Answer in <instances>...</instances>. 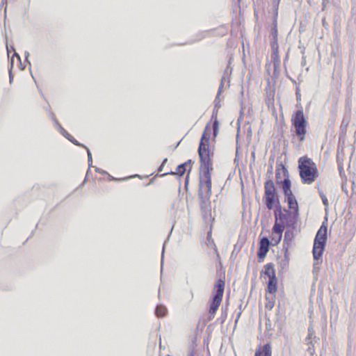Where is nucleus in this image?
<instances>
[{
	"instance_id": "a18cd8bd",
	"label": "nucleus",
	"mask_w": 356,
	"mask_h": 356,
	"mask_svg": "<svg viewBox=\"0 0 356 356\" xmlns=\"http://www.w3.org/2000/svg\"><path fill=\"white\" fill-rule=\"evenodd\" d=\"M29 56H30L29 52L27 51H25V52H24L25 60H26V62L29 63V65L31 66V63L29 60Z\"/></svg>"
},
{
	"instance_id": "4d7b16f0",
	"label": "nucleus",
	"mask_w": 356,
	"mask_h": 356,
	"mask_svg": "<svg viewBox=\"0 0 356 356\" xmlns=\"http://www.w3.org/2000/svg\"><path fill=\"white\" fill-rule=\"evenodd\" d=\"M211 237V230H209L208 232V233H207V239H208V241H210Z\"/></svg>"
},
{
	"instance_id": "473e14b6",
	"label": "nucleus",
	"mask_w": 356,
	"mask_h": 356,
	"mask_svg": "<svg viewBox=\"0 0 356 356\" xmlns=\"http://www.w3.org/2000/svg\"><path fill=\"white\" fill-rule=\"evenodd\" d=\"M296 97L297 102L299 103L301 101V95L299 86H296Z\"/></svg>"
},
{
	"instance_id": "09e8293b",
	"label": "nucleus",
	"mask_w": 356,
	"mask_h": 356,
	"mask_svg": "<svg viewBox=\"0 0 356 356\" xmlns=\"http://www.w3.org/2000/svg\"><path fill=\"white\" fill-rule=\"evenodd\" d=\"M241 315V312H238L237 313V314H236V319H235V322H234L235 325L237 324L238 321V319H239V318H240Z\"/></svg>"
},
{
	"instance_id": "7c9ffc66",
	"label": "nucleus",
	"mask_w": 356,
	"mask_h": 356,
	"mask_svg": "<svg viewBox=\"0 0 356 356\" xmlns=\"http://www.w3.org/2000/svg\"><path fill=\"white\" fill-rule=\"evenodd\" d=\"M277 15H278V11L275 10L273 16L272 26H277Z\"/></svg>"
},
{
	"instance_id": "f257e3e1",
	"label": "nucleus",
	"mask_w": 356,
	"mask_h": 356,
	"mask_svg": "<svg viewBox=\"0 0 356 356\" xmlns=\"http://www.w3.org/2000/svg\"><path fill=\"white\" fill-rule=\"evenodd\" d=\"M263 200L268 210L273 209L275 222L273 227L275 231L280 228L284 230L289 228L295 230L300 218V210L283 208L273 180L267 179L264 182V194Z\"/></svg>"
},
{
	"instance_id": "e433bc0d",
	"label": "nucleus",
	"mask_w": 356,
	"mask_h": 356,
	"mask_svg": "<svg viewBox=\"0 0 356 356\" xmlns=\"http://www.w3.org/2000/svg\"><path fill=\"white\" fill-rule=\"evenodd\" d=\"M193 163V161L191 159H188L186 162L183 163L184 165L187 168V169H189L190 168H192V164Z\"/></svg>"
},
{
	"instance_id": "f03ea898",
	"label": "nucleus",
	"mask_w": 356,
	"mask_h": 356,
	"mask_svg": "<svg viewBox=\"0 0 356 356\" xmlns=\"http://www.w3.org/2000/svg\"><path fill=\"white\" fill-rule=\"evenodd\" d=\"M210 135V128L207 124L202 134L197 149L200 163L199 174H201V177L203 176L204 178H207V182L209 186L211 183V171L213 170L211 161L213 153L211 152L209 146Z\"/></svg>"
},
{
	"instance_id": "49530a36",
	"label": "nucleus",
	"mask_w": 356,
	"mask_h": 356,
	"mask_svg": "<svg viewBox=\"0 0 356 356\" xmlns=\"http://www.w3.org/2000/svg\"><path fill=\"white\" fill-rule=\"evenodd\" d=\"M168 175H176V173H175V171L170 170L169 172H166L161 175L160 177H164Z\"/></svg>"
},
{
	"instance_id": "69168bd1",
	"label": "nucleus",
	"mask_w": 356,
	"mask_h": 356,
	"mask_svg": "<svg viewBox=\"0 0 356 356\" xmlns=\"http://www.w3.org/2000/svg\"><path fill=\"white\" fill-rule=\"evenodd\" d=\"M181 141V140H179V142H177V143L176 144V145L175 147V149L177 148L179 146V145L180 144Z\"/></svg>"
},
{
	"instance_id": "4468645a",
	"label": "nucleus",
	"mask_w": 356,
	"mask_h": 356,
	"mask_svg": "<svg viewBox=\"0 0 356 356\" xmlns=\"http://www.w3.org/2000/svg\"><path fill=\"white\" fill-rule=\"evenodd\" d=\"M69 141H70L72 144L74 145L81 147L86 149L87 154H88V172L90 171V168L92 167V154L90 152V149L86 146L84 144L79 143L77 140H76L72 136L70 135L68 138H67Z\"/></svg>"
},
{
	"instance_id": "a19ab883",
	"label": "nucleus",
	"mask_w": 356,
	"mask_h": 356,
	"mask_svg": "<svg viewBox=\"0 0 356 356\" xmlns=\"http://www.w3.org/2000/svg\"><path fill=\"white\" fill-rule=\"evenodd\" d=\"M312 331L309 329V333L307 334V337L306 338V341L307 344L312 343L311 339H312Z\"/></svg>"
},
{
	"instance_id": "412c9836",
	"label": "nucleus",
	"mask_w": 356,
	"mask_h": 356,
	"mask_svg": "<svg viewBox=\"0 0 356 356\" xmlns=\"http://www.w3.org/2000/svg\"><path fill=\"white\" fill-rule=\"evenodd\" d=\"M282 181L283 179H281V173L280 172V168L278 166H276L275 169V184L277 186L282 188Z\"/></svg>"
},
{
	"instance_id": "2f4dec72",
	"label": "nucleus",
	"mask_w": 356,
	"mask_h": 356,
	"mask_svg": "<svg viewBox=\"0 0 356 356\" xmlns=\"http://www.w3.org/2000/svg\"><path fill=\"white\" fill-rule=\"evenodd\" d=\"M348 126V122L345 121L344 120L342 121L341 126H340V131L342 133H346V129Z\"/></svg>"
},
{
	"instance_id": "cd10ccee",
	"label": "nucleus",
	"mask_w": 356,
	"mask_h": 356,
	"mask_svg": "<svg viewBox=\"0 0 356 356\" xmlns=\"http://www.w3.org/2000/svg\"><path fill=\"white\" fill-rule=\"evenodd\" d=\"M318 194L321 198L323 205L327 207L328 206V200L325 195L318 188Z\"/></svg>"
},
{
	"instance_id": "2eb2a0df",
	"label": "nucleus",
	"mask_w": 356,
	"mask_h": 356,
	"mask_svg": "<svg viewBox=\"0 0 356 356\" xmlns=\"http://www.w3.org/2000/svg\"><path fill=\"white\" fill-rule=\"evenodd\" d=\"M271 353L270 344L267 343L263 345L261 349H257L254 356H271Z\"/></svg>"
},
{
	"instance_id": "864d4df0",
	"label": "nucleus",
	"mask_w": 356,
	"mask_h": 356,
	"mask_svg": "<svg viewBox=\"0 0 356 356\" xmlns=\"http://www.w3.org/2000/svg\"><path fill=\"white\" fill-rule=\"evenodd\" d=\"M13 56H16L17 58V60H19V62L21 63V58H20L19 55L16 51L14 52Z\"/></svg>"
},
{
	"instance_id": "58836bf2",
	"label": "nucleus",
	"mask_w": 356,
	"mask_h": 356,
	"mask_svg": "<svg viewBox=\"0 0 356 356\" xmlns=\"http://www.w3.org/2000/svg\"><path fill=\"white\" fill-rule=\"evenodd\" d=\"M164 250L165 246L163 245L162 252H161V272H163V259H164Z\"/></svg>"
},
{
	"instance_id": "6e6d98bb",
	"label": "nucleus",
	"mask_w": 356,
	"mask_h": 356,
	"mask_svg": "<svg viewBox=\"0 0 356 356\" xmlns=\"http://www.w3.org/2000/svg\"><path fill=\"white\" fill-rule=\"evenodd\" d=\"M228 71H229V73H230V74L232 73V67H229V65H228V66L227 67V69H226V70H225V73H227H227H228Z\"/></svg>"
},
{
	"instance_id": "3c124183",
	"label": "nucleus",
	"mask_w": 356,
	"mask_h": 356,
	"mask_svg": "<svg viewBox=\"0 0 356 356\" xmlns=\"http://www.w3.org/2000/svg\"><path fill=\"white\" fill-rule=\"evenodd\" d=\"M287 77H288V78L291 81V82L293 83V84L294 86H296H296H298V83H297V82H296V80H294L293 79H292V78H291V76H288Z\"/></svg>"
},
{
	"instance_id": "423d86ee",
	"label": "nucleus",
	"mask_w": 356,
	"mask_h": 356,
	"mask_svg": "<svg viewBox=\"0 0 356 356\" xmlns=\"http://www.w3.org/2000/svg\"><path fill=\"white\" fill-rule=\"evenodd\" d=\"M300 109L296 111L291 117V124L295 129V133L300 143L305 140L307 121L304 115L303 109L299 104Z\"/></svg>"
},
{
	"instance_id": "bb28decb",
	"label": "nucleus",
	"mask_w": 356,
	"mask_h": 356,
	"mask_svg": "<svg viewBox=\"0 0 356 356\" xmlns=\"http://www.w3.org/2000/svg\"><path fill=\"white\" fill-rule=\"evenodd\" d=\"M13 65H14V60H13V58H11L10 60V67L8 69L10 83H12L13 80V73H12Z\"/></svg>"
},
{
	"instance_id": "0eeeda50",
	"label": "nucleus",
	"mask_w": 356,
	"mask_h": 356,
	"mask_svg": "<svg viewBox=\"0 0 356 356\" xmlns=\"http://www.w3.org/2000/svg\"><path fill=\"white\" fill-rule=\"evenodd\" d=\"M264 275L268 277L266 292L275 294L277 290V279L276 277L275 270L273 263L266 264L264 266V271L261 272V275Z\"/></svg>"
},
{
	"instance_id": "e2e57ef3",
	"label": "nucleus",
	"mask_w": 356,
	"mask_h": 356,
	"mask_svg": "<svg viewBox=\"0 0 356 356\" xmlns=\"http://www.w3.org/2000/svg\"><path fill=\"white\" fill-rule=\"evenodd\" d=\"M211 243L213 245L215 250H216V251H217L216 246V245L214 244V243H213V240H211Z\"/></svg>"
},
{
	"instance_id": "f8f14e48",
	"label": "nucleus",
	"mask_w": 356,
	"mask_h": 356,
	"mask_svg": "<svg viewBox=\"0 0 356 356\" xmlns=\"http://www.w3.org/2000/svg\"><path fill=\"white\" fill-rule=\"evenodd\" d=\"M222 302V300L215 299L213 297H211V299L209 300L208 305H209V320H211L215 314L216 313L220 303Z\"/></svg>"
},
{
	"instance_id": "aec40b11",
	"label": "nucleus",
	"mask_w": 356,
	"mask_h": 356,
	"mask_svg": "<svg viewBox=\"0 0 356 356\" xmlns=\"http://www.w3.org/2000/svg\"><path fill=\"white\" fill-rule=\"evenodd\" d=\"M105 175H107L108 176V178L110 181H126V180H128L131 178H135V177H138L139 179H142V177L139 175H134L133 176H131V177H124V178H120V179H118V178H115L113 176H111V175H109L108 173V174H106Z\"/></svg>"
},
{
	"instance_id": "dca6fc26",
	"label": "nucleus",
	"mask_w": 356,
	"mask_h": 356,
	"mask_svg": "<svg viewBox=\"0 0 356 356\" xmlns=\"http://www.w3.org/2000/svg\"><path fill=\"white\" fill-rule=\"evenodd\" d=\"M284 229L280 228V230L275 231L274 227L272 228L273 232V236H271L272 241H274V243L272 244L273 245H276L279 244L282 238V234L284 232Z\"/></svg>"
},
{
	"instance_id": "052dcab7",
	"label": "nucleus",
	"mask_w": 356,
	"mask_h": 356,
	"mask_svg": "<svg viewBox=\"0 0 356 356\" xmlns=\"http://www.w3.org/2000/svg\"><path fill=\"white\" fill-rule=\"evenodd\" d=\"M238 309H239V312H242V309H243L242 304H240V305L238 306Z\"/></svg>"
},
{
	"instance_id": "5701e85b",
	"label": "nucleus",
	"mask_w": 356,
	"mask_h": 356,
	"mask_svg": "<svg viewBox=\"0 0 356 356\" xmlns=\"http://www.w3.org/2000/svg\"><path fill=\"white\" fill-rule=\"evenodd\" d=\"M270 37L271 40H278V29L277 26H272V29L270 30Z\"/></svg>"
},
{
	"instance_id": "ddd939ff",
	"label": "nucleus",
	"mask_w": 356,
	"mask_h": 356,
	"mask_svg": "<svg viewBox=\"0 0 356 356\" xmlns=\"http://www.w3.org/2000/svg\"><path fill=\"white\" fill-rule=\"evenodd\" d=\"M293 238H294L293 230H292L291 229H286L284 233V243H283V247L284 249V257L286 259H288V256H287L288 248L290 246L291 243Z\"/></svg>"
},
{
	"instance_id": "37998d69",
	"label": "nucleus",
	"mask_w": 356,
	"mask_h": 356,
	"mask_svg": "<svg viewBox=\"0 0 356 356\" xmlns=\"http://www.w3.org/2000/svg\"><path fill=\"white\" fill-rule=\"evenodd\" d=\"M280 0H273V7L275 10H278Z\"/></svg>"
},
{
	"instance_id": "a878e982",
	"label": "nucleus",
	"mask_w": 356,
	"mask_h": 356,
	"mask_svg": "<svg viewBox=\"0 0 356 356\" xmlns=\"http://www.w3.org/2000/svg\"><path fill=\"white\" fill-rule=\"evenodd\" d=\"M206 35H207V32H200L198 34H197V35H196L197 38L195 40H192L189 42H187L186 44H193L195 42L200 41V40L204 39L206 37Z\"/></svg>"
},
{
	"instance_id": "20e7f679",
	"label": "nucleus",
	"mask_w": 356,
	"mask_h": 356,
	"mask_svg": "<svg viewBox=\"0 0 356 356\" xmlns=\"http://www.w3.org/2000/svg\"><path fill=\"white\" fill-rule=\"evenodd\" d=\"M298 162V170L302 183L312 184L318 176L316 163L306 156L300 157Z\"/></svg>"
},
{
	"instance_id": "9d476101",
	"label": "nucleus",
	"mask_w": 356,
	"mask_h": 356,
	"mask_svg": "<svg viewBox=\"0 0 356 356\" xmlns=\"http://www.w3.org/2000/svg\"><path fill=\"white\" fill-rule=\"evenodd\" d=\"M271 49V60L273 63L274 72H277L280 64V59L279 56V45L278 40L270 41Z\"/></svg>"
},
{
	"instance_id": "9b49d317",
	"label": "nucleus",
	"mask_w": 356,
	"mask_h": 356,
	"mask_svg": "<svg viewBox=\"0 0 356 356\" xmlns=\"http://www.w3.org/2000/svg\"><path fill=\"white\" fill-rule=\"evenodd\" d=\"M225 291V280L221 277L218 278L213 284L211 297L215 299L222 300Z\"/></svg>"
},
{
	"instance_id": "338daca9",
	"label": "nucleus",
	"mask_w": 356,
	"mask_h": 356,
	"mask_svg": "<svg viewBox=\"0 0 356 356\" xmlns=\"http://www.w3.org/2000/svg\"><path fill=\"white\" fill-rule=\"evenodd\" d=\"M305 63V58H302V65H304Z\"/></svg>"
},
{
	"instance_id": "13d9d810",
	"label": "nucleus",
	"mask_w": 356,
	"mask_h": 356,
	"mask_svg": "<svg viewBox=\"0 0 356 356\" xmlns=\"http://www.w3.org/2000/svg\"><path fill=\"white\" fill-rule=\"evenodd\" d=\"M251 159H252L253 161H254V159H255V153H254V152H252L251 153Z\"/></svg>"
},
{
	"instance_id": "f704fd0d",
	"label": "nucleus",
	"mask_w": 356,
	"mask_h": 356,
	"mask_svg": "<svg viewBox=\"0 0 356 356\" xmlns=\"http://www.w3.org/2000/svg\"><path fill=\"white\" fill-rule=\"evenodd\" d=\"M214 104V108H219L221 106V104H220V101L218 100V97L216 96L215 98V100L213 102Z\"/></svg>"
},
{
	"instance_id": "393cba45",
	"label": "nucleus",
	"mask_w": 356,
	"mask_h": 356,
	"mask_svg": "<svg viewBox=\"0 0 356 356\" xmlns=\"http://www.w3.org/2000/svg\"><path fill=\"white\" fill-rule=\"evenodd\" d=\"M322 263V257L318 259L317 260L314 259V266H313V273L318 272L320 270L319 266Z\"/></svg>"
},
{
	"instance_id": "5fc2aeb1",
	"label": "nucleus",
	"mask_w": 356,
	"mask_h": 356,
	"mask_svg": "<svg viewBox=\"0 0 356 356\" xmlns=\"http://www.w3.org/2000/svg\"><path fill=\"white\" fill-rule=\"evenodd\" d=\"M266 328L268 330H270V320L268 318L266 319Z\"/></svg>"
},
{
	"instance_id": "79ce46f5",
	"label": "nucleus",
	"mask_w": 356,
	"mask_h": 356,
	"mask_svg": "<svg viewBox=\"0 0 356 356\" xmlns=\"http://www.w3.org/2000/svg\"><path fill=\"white\" fill-rule=\"evenodd\" d=\"M289 49L286 51V53L285 54V56H284V67H286V63L289 60Z\"/></svg>"
},
{
	"instance_id": "c756f323",
	"label": "nucleus",
	"mask_w": 356,
	"mask_h": 356,
	"mask_svg": "<svg viewBox=\"0 0 356 356\" xmlns=\"http://www.w3.org/2000/svg\"><path fill=\"white\" fill-rule=\"evenodd\" d=\"M59 133L64 136L66 139L70 136V134L62 127L58 130Z\"/></svg>"
},
{
	"instance_id": "7ed1b4c3",
	"label": "nucleus",
	"mask_w": 356,
	"mask_h": 356,
	"mask_svg": "<svg viewBox=\"0 0 356 356\" xmlns=\"http://www.w3.org/2000/svg\"><path fill=\"white\" fill-rule=\"evenodd\" d=\"M211 191V182L209 186L207 182V178L201 177L199 174V184H198V197L200 201V207L202 213V216L205 222H212L214 218L211 216V202L209 201Z\"/></svg>"
},
{
	"instance_id": "603ef678",
	"label": "nucleus",
	"mask_w": 356,
	"mask_h": 356,
	"mask_svg": "<svg viewBox=\"0 0 356 356\" xmlns=\"http://www.w3.org/2000/svg\"><path fill=\"white\" fill-rule=\"evenodd\" d=\"M266 307L268 309H271L273 307V303H267L266 305Z\"/></svg>"
},
{
	"instance_id": "39448f33",
	"label": "nucleus",
	"mask_w": 356,
	"mask_h": 356,
	"mask_svg": "<svg viewBox=\"0 0 356 356\" xmlns=\"http://www.w3.org/2000/svg\"><path fill=\"white\" fill-rule=\"evenodd\" d=\"M327 240V227L324 221L317 231L314 240L312 254L314 260L322 257Z\"/></svg>"
},
{
	"instance_id": "4c0bfd02",
	"label": "nucleus",
	"mask_w": 356,
	"mask_h": 356,
	"mask_svg": "<svg viewBox=\"0 0 356 356\" xmlns=\"http://www.w3.org/2000/svg\"><path fill=\"white\" fill-rule=\"evenodd\" d=\"M225 77L222 76L221 80H220V86H219V88H218V94L216 96L219 97L221 91H222V87H223V80H224Z\"/></svg>"
},
{
	"instance_id": "de8ad7c7",
	"label": "nucleus",
	"mask_w": 356,
	"mask_h": 356,
	"mask_svg": "<svg viewBox=\"0 0 356 356\" xmlns=\"http://www.w3.org/2000/svg\"><path fill=\"white\" fill-rule=\"evenodd\" d=\"M330 3V0H322L323 10L325 9L326 5Z\"/></svg>"
},
{
	"instance_id": "680f3d73",
	"label": "nucleus",
	"mask_w": 356,
	"mask_h": 356,
	"mask_svg": "<svg viewBox=\"0 0 356 356\" xmlns=\"http://www.w3.org/2000/svg\"><path fill=\"white\" fill-rule=\"evenodd\" d=\"M194 352L193 351H191L188 354V356H194Z\"/></svg>"
},
{
	"instance_id": "f3484780",
	"label": "nucleus",
	"mask_w": 356,
	"mask_h": 356,
	"mask_svg": "<svg viewBox=\"0 0 356 356\" xmlns=\"http://www.w3.org/2000/svg\"><path fill=\"white\" fill-rule=\"evenodd\" d=\"M168 313L166 307L163 305H158L155 309V314L159 318L164 317Z\"/></svg>"
},
{
	"instance_id": "72a5a7b5",
	"label": "nucleus",
	"mask_w": 356,
	"mask_h": 356,
	"mask_svg": "<svg viewBox=\"0 0 356 356\" xmlns=\"http://www.w3.org/2000/svg\"><path fill=\"white\" fill-rule=\"evenodd\" d=\"M218 111V108H213V109L212 115H211V120H213V121L214 120H218V118H217Z\"/></svg>"
},
{
	"instance_id": "c03bdc74",
	"label": "nucleus",
	"mask_w": 356,
	"mask_h": 356,
	"mask_svg": "<svg viewBox=\"0 0 356 356\" xmlns=\"http://www.w3.org/2000/svg\"><path fill=\"white\" fill-rule=\"evenodd\" d=\"M54 122V127L58 130L60 129V127H62V126L60 124V123L58 122V121L57 120V119H54L53 120Z\"/></svg>"
},
{
	"instance_id": "774afa93",
	"label": "nucleus",
	"mask_w": 356,
	"mask_h": 356,
	"mask_svg": "<svg viewBox=\"0 0 356 356\" xmlns=\"http://www.w3.org/2000/svg\"><path fill=\"white\" fill-rule=\"evenodd\" d=\"M308 351L312 353V348L310 346L308 347Z\"/></svg>"
},
{
	"instance_id": "c9c22d12",
	"label": "nucleus",
	"mask_w": 356,
	"mask_h": 356,
	"mask_svg": "<svg viewBox=\"0 0 356 356\" xmlns=\"http://www.w3.org/2000/svg\"><path fill=\"white\" fill-rule=\"evenodd\" d=\"M168 162V159L167 158H164L163 160V162L161 163V165H160V167L158 168V174L159 172H161L164 167V165H165V163Z\"/></svg>"
},
{
	"instance_id": "6e6552de",
	"label": "nucleus",
	"mask_w": 356,
	"mask_h": 356,
	"mask_svg": "<svg viewBox=\"0 0 356 356\" xmlns=\"http://www.w3.org/2000/svg\"><path fill=\"white\" fill-rule=\"evenodd\" d=\"M284 195V202L287 203L289 209H295L300 210L298 202L291 190V181L290 179H283L282 187L281 188Z\"/></svg>"
},
{
	"instance_id": "c85d7f7f",
	"label": "nucleus",
	"mask_w": 356,
	"mask_h": 356,
	"mask_svg": "<svg viewBox=\"0 0 356 356\" xmlns=\"http://www.w3.org/2000/svg\"><path fill=\"white\" fill-rule=\"evenodd\" d=\"M191 172V168H190L188 170V173L186 174V178H185L184 188L186 190V191H188V190L189 176H190Z\"/></svg>"
},
{
	"instance_id": "4be33fe9",
	"label": "nucleus",
	"mask_w": 356,
	"mask_h": 356,
	"mask_svg": "<svg viewBox=\"0 0 356 356\" xmlns=\"http://www.w3.org/2000/svg\"><path fill=\"white\" fill-rule=\"evenodd\" d=\"M219 132V122L218 120H214L212 125V134H213V140L215 141L216 138L217 137Z\"/></svg>"
},
{
	"instance_id": "ea45409f",
	"label": "nucleus",
	"mask_w": 356,
	"mask_h": 356,
	"mask_svg": "<svg viewBox=\"0 0 356 356\" xmlns=\"http://www.w3.org/2000/svg\"><path fill=\"white\" fill-rule=\"evenodd\" d=\"M95 168V172L101 174V175H105L106 174H108V172L102 169H100L96 166L94 167Z\"/></svg>"
},
{
	"instance_id": "6ab92c4d",
	"label": "nucleus",
	"mask_w": 356,
	"mask_h": 356,
	"mask_svg": "<svg viewBox=\"0 0 356 356\" xmlns=\"http://www.w3.org/2000/svg\"><path fill=\"white\" fill-rule=\"evenodd\" d=\"M188 169H187V168L184 165V164L181 163L177 166L175 173H176V175L178 176L179 178H180L181 177H182L184 175V173L186 172H188Z\"/></svg>"
},
{
	"instance_id": "b1692460",
	"label": "nucleus",
	"mask_w": 356,
	"mask_h": 356,
	"mask_svg": "<svg viewBox=\"0 0 356 356\" xmlns=\"http://www.w3.org/2000/svg\"><path fill=\"white\" fill-rule=\"evenodd\" d=\"M273 158L270 157L269 159V163H268V170H267V175L268 176V179L270 178L272 180H273V178L271 177V176L273 175Z\"/></svg>"
},
{
	"instance_id": "bf43d9fd",
	"label": "nucleus",
	"mask_w": 356,
	"mask_h": 356,
	"mask_svg": "<svg viewBox=\"0 0 356 356\" xmlns=\"http://www.w3.org/2000/svg\"><path fill=\"white\" fill-rule=\"evenodd\" d=\"M154 177H153L152 179H151V180L149 181V182L148 184H147L145 186H149L150 184H152L154 181Z\"/></svg>"
},
{
	"instance_id": "0e129e2a",
	"label": "nucleus",
	"mask_w": 356,
	"mask_h": 356,
	"mask_svg": "<svg viewBox=\"0 0 356 356\" xmlns=\"http://www.w3.org/2000/svg\"><path fill=\"white\" fill-rule=\"evenodd\" d=\"M240 96L243 97V89L242 88V90H241L240 92Z\"/></svg>"
},
{
	"instance_id": "8fccbe9b",
	"label": "nucleus",
	"mask_w": 356,
	"mask_h": 356,
	"mask_svg": "<svg viewBox=\"0 0 356 356\" xmlns=\"http://www.w3.org/2000/svg\"><path fill=\"white\" fill-rule=\"evenodd\" d=\"M49 118L52 120V121H53L54 119H56V116H55V115H54V113H52V112H49Z\"/></svg>"
},
{
	"instance_id": "1a4fd4ad",
	"label": "nucleus",
	"mask_w": 356,
	"mask_h": 356,
	"mask_svg": "<svg viewBox=\"0 0 356 356\" xmlns=\"http://www.w3.org/2000/svg\"><path fill=\"white\" fill-rule=\"evenodd\" d=\"M272 243L267 236H259L257 251L258 262L260 263L264 259Z\"/></svg>"
},
{
	"instance_id": "a211bd4d",
	"label": "nucleus",
	"mask_w": 356,
	"mask_h": 356,
	"mask_svg": "<svg viewBox=\"0 0 356 356\" xmlns=\"http://www.w3.org/2000/svg\"><path fill=\"white\" fill-rule=\"evenodd\" d=\"M276 166L280 168V172L282 170L283 173L284 179H290L289 172L286 166L282 162H277Z\"/></svg>"
}]
</instances>
